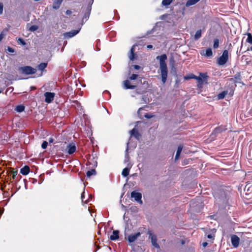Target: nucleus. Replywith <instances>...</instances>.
Returning a JSON list of instances; mask_svg holds the SVG:
<instances>
[{"label":"nucleus","mask_w":252,"mask_h":252,"mask_svg":"<svg viewBox=\"0 0 252 252\" xmlns=\"http://www.w3.org/2000/svg\"><path fill=\"white\" fill-rule=\"evenodd\" d=\"M141 235L140 232H137L134 234H132L131 235H129L127 237V241L129 243H133L134 242L137 238Z\"/></svg>","instance_id":"obj_15"},{"label":"nucleus","mask_w":252,"mask_h":252,"mask_svg":"<svg viewBox=\"0 0 252 252\" xmlns=\"http://www.w3.org/2000/svg\"><path fill=\"white\" fill-rule=\"evenodd\" d=\"M226 128H225L223 126H221L216 127L213 131L211 133V136L213 137H216L218 134L220 133L221 132L224 131Z\"/></svg>","instance_id":"obj_9"},{"label":"nucleus","mask_w":252,"mask_h":252,"mask_svg":"<svg viewBox=\"0 0 252 252\" xmlns=\"http://www.w3.org/2000/svg\"><path fill=\"white\" fill-rule=\"evenodd\" d=\"M131 136L134 137L137 140L139 139V137L141 136L140 133L138 132L137 129L135 128H133L132 130L129 131Z\"/></svg>","instance_id":"obj_17"},{"label":"nucleus","mask_w":252,"mask_h":252,"mask_svg":"<svg viewBox=\"0 0 252 252\" xmlns=\"http://www.w3.org/2000/svg\"><path fill=\"white\" fill-rule=\"evenodd\" d=\"M168 16L169 15L167 14H163L160 16L159 19L162 20H165Z\"/></svg>","instance_id":"obj_40"},{"label":"nucleus","mask_w":252,"mask_h":252,"mask_svg":"<svg viewBox=\"0 0 252 252\" xmlns=\"http://www.w3.org/2000/svg\"><path fill=\"white\" fill-rule=\"evenodd\" d=\"M136 92H137V93L140 94L142 93L143 91L141 92L139 89H138L136 90Z\"/></svg>","instance_id":"obj_60"},{"label":"nucleus","mask_w":252,"mask_h":252,"mask_svg":"<svg viewBox=\"0 0 252 252\" xmlns=\"http://www.w3.org/2000/svg\"><path fill=\"white\" fill-rule=\"evenodd\" d=\"M63 0H55L53 2L52 7L54 9H58Z\"/></svg>","instance_id":"obj_20"},{"label":"nucleus","mask_w":252,"mask_h":252,"mask_svg":"<svg viewBox=\"0 0 252 252\" xmlns=\"http://www.w3.org/2000/svg\"><path fill=\"white\" fill-rule=\"evenodd\" d=\"M85 191H83L82 194H81V200H82V202L83 203H87L88 202H89L90 201V199H91L92 196L91 195H89V198L86 200H84V198H85Z\"/></svg>","instance_id":"obj_32"},{"label":"nucleus","mask_w":252,"mask_h":252,"mask_svg":"<svg viewBox=\"0 0 252 252\" xmlns=\"http://www.w3.org/2000/svg\"><path fill=\"white\" fill-rule=\"evenodd\" d=\"M231 192L227 188H220L216 190L213 196L216 203L220 207L225 208L230 205L231 202Z\"/></svg>","instance_id":"obj_1"},{"label":"nucleus","mask_w":252,"mask_h":252,"mask_svg":"<svg viewBox=\"0 0 252 252\" xmlns=\"http://www.w3.org/2000/svg\"><path fill=\"white\" fill-rule=\"evenodd\" d=\"M175 72V74H176V68L173 65L172 66V69H171V72L173 73V72Z\"/></svg>","instance_id":"obj_48"},{"label":"nucleus","mask_w":252,"mask_h":252,"mask_svg":"<svg viewBox=\"0 0 252 252\" xmlns=\"http://www.w3.org/2000/svg\"><path fill=\"white\" fill-rule=\"evenodd\" d=\"M201 30H197L194 35V40H197L199 39L201 36Z\"/></svg>","instance_id":"obj_29"},{"label":"nucleus","mask_w":252,"mask_h":252,"mask_svg":"<svg viewBox=\"0 0 252 252\" xmlns=\"http://www.w3.org/2000/svg\"><path fill=\"white\" fill-rule=\"evenodd\" d=\"M47 64L46 63H41L37 66V68L39 70L43 71L47 67Z\"/></svg>","instance_id":"obj_28"},{"label":"nucleus","mask_w":252,"mask_h":252,"mask_svg":"<svg viewBox=\"0 0 252 252\" xmlns=\"http://www.w3.org/2000/svg\"><path fill=\"white\" fill-rule=\"evenodd\" d=\"M213 235L212 234H209L207 235V238L208 239H212L213 238Z\"/></svg>","instance_id":"obj_53"},{"label":"nucleus","mask_w":252,"mask_h":252,"mask_svg":"<svg viewBox=\"0 0 252 252\" xmlns=\"http://www.w3.org/2000/svg\"><path fill=\"white\" fill-rule=\"evenodd\" d=\"M53 141H54V140H53V139L52 138H50L49 139V142L50 143H52V142H53Z\"/></svg>","instance_id":"obj_62"},{"label":"nucleus","mask_w":252,"mask_h":252,"mask_svg":"<svg viewBox=\"0 0 252 252\" xmlns=\"http://www.w3.org/2000/svg\"><path fill=\"white\" fill-rule=\"evenodd\" d=\"M76 146L73 143H70L67 145L66 150L67 152L69 155L73 154L76 151Z\"/></svg>","instance_id":"obj_13"},{"label":"nucleus","mask_w":252,"mask_h":252,"mask_svg":"<svg viewBox=\"0 0 252 252\" xmlns=\"http://www.w3.org/2000/svg\"><path fill=\"white\" fill-rule=\"evenodd\" d=\"M17 42L19 44L22 45H26V42L24 41V40L22 38H19L17 40Z\"/></svg>","instance_id":"obj_36"},{"label":"nucleus","mask_w":252,"mask_h":252,"mask_svg":"<svg viewBox=\"0 0 252 252\" xmlns=\"http://www.w3.org/2000/svg\"><path fill=\"white\" fill-rule=\"evenodd\" d=\"M144 117L146 118H147V119H151L153 117V115H151V114L150 113H146Z\"/></svg>","instance_id":"obj_43"},{"label":"nucleus","mask_w":252,"mask_h":252,"mask_svg":"<svg viewBox=\"0 0 252 252\" xmlns=\"http://www.w3.org/2000/svg\"><path fill=\"white\" fill-rule=\"evenodd\" d=\"M137 46L138 45L136 44L133 45L130 48L129 52L127 54L128 58L131 61H134L137 59V55L135 53V47Z\"/></svg>","instance_id":"obj_5"},{"label":"nucleus","mask_w":252,"mask_h":252,"mask_svg":"<svg viewBox=\"0 0 252 252\" xmlns=\"http://www.w3.org/2000/svg\"><path fill=\"white\" fill-rule=\"evenodd\" d=\"M48 146V142L46 141H44L41 145V147L43 149H45Z\"/></svg>","instance_id":"obj_39"},{"label":"nucleus","mask_w":252,"mask_h":252,"mask_svg":"<svg viewBox=\"0 0 252 252\" xmlns=\"http://www.w3.org/2000/svg\"><path fill=\"white\" fill-rule=\"evenodd\" d=\"M89 211L90 213L91 214V216L93 217V209H91L89 208Z\"/></svg>","instance_id":"obj_59"},{"label":"nucleus","mask_w":252,"mask_h":252,"mask_svg":"<svg viewBox=\"0 0 252 252\" xmlns=\"http://www.w3.org/2000/svg\"><path fill=\"white\" fill-rule=\"evenodd\" d=\"M203 84H200V83H197V87L199 88H202Z\"/></svg>","instance_id":"obj_54"},{"label":"nucleus","mask_w":252,"mask_h":252,"mask_svg":"<svg viewBox=\"0 0 252 252\" xmlns=\"http://www.w3.org/2000/svg\"><path fill=\"white\" fill-rule=\"evenodd\" d=\"M228 60V51L227 50H224L222 55L218 59L217 63L220 65L225 64Z\"/></svg>","instance_id":"obj_3"},{"label":"nucleus","mask_w":252,"mask_h":252,"mask_svg":"<svg viewBox=\"0 0 252 252\" xmlns=\"http://www.w3.org/2000/svg\"><path fill=\"white\" fill-rule=\"evenodd\" d=\"M202 56H204L207 58H210L213 56L212 49L211 48H208L205 51V53H200Z\"/></svg>","instance_id":"obj_18"},{"label":"nucleus","mask_w":252,"mask_h":252,"mask_svg":"<svg viewBox=\"0 0 252 252\" xmlns=\"http://www.w3.org/2000/svg\"><path fill=\"white\" fill-rule=\"evenodd\" d=\"M66 13L67 14H70V13H71V11H70V10H67L66 11Z\"/></svg>","instance_id":"obj_63"},{"label":"nucleus","mask_w":252,"mask_h":252,"mask_svg":"<svg viewBox=\"0 0 252 252\" xmlns=\"http://www.w3.org/2000/svg\"><path fill=\"white\" fill-rule=\"evenodd\" d=\"M172 2V0H162V4L164 6H167L169 5Z\"/></svg>","instance_id":"obj_35"},{"label":"nucleus","mask_w":252,"mask_h":252,"mask_svg":"<svg viewBox=\"0 0 252 252\" xmlns=\"http://www.w3.org/2000/svg\"><path fill=\"white\" fill-rule=\"evenodd\" d=\"M154 30H155V28H153V29H152L151 31H148V32H147V35H150V34H151L153 33V32H154Z\"/></svg>","instance_id":"obj_46"},{"label":"nucleus","mask_w":252,"mask_h":252,"mask_svg":"<svg viewBox=\"0 0 252 252\" xmlns=\"http://www.w3.org/2000/svg\"><path fill=\"white\" fill-rule=\"evenodd\" d=\"M108 229H109V228L108 227H106V225L104 226V230L105 232V233H106V232L109 233Z\"/></svg>","instance_id":"obj_52"},{"label":"nucleus","mask_w":252,"mask_h":252,"mask_svg":"<svg viewBox=\"0 0 252 252\" xmlns=\"http://www.w3.org/2000/svg\"><path fill=\"white\" fill-rule=\"evenodd\" d=\"M147 48L148 49H152L153 48V46L152 45H151V44L148 45L147 46Z\"/></svg>","instance_id":"obj_55"},{"label":"nucleus","mask_w":252,"mask_h":252,"mask_svg":"<svg viewBox=\"0 0 252 252\" xmlns=\"http://www.w3.org/2000/svg\"><path fill=\"white\" fill-rule=\"evenodd\" d=\"M167 59V56L165 54L158 56L156 57V59L159 61L161 82L163 84H164L166 82L168 76V68L165 62Z\"/></svg>","instance_id":"obj_2"},{"label":"nucleus","mask_w":252,"mask_h":252,"mask_svg":"<svg viewBox=\"0 0 252 252\" xmlns=\"http://www.w3.org/2000/svg\"><path fill=\"white\" fill-rule=\"evenodd\" d=\"M7 51L10 53H14L15 52L14 49L10 47H7Z\"/></svg>","instance_id":"obj_45"},{"label":"nucleus","mask_w":252,"mask_h":252,"mask_svg":"<svg viewBox=\"0 0 252 252\" xmlns=\"http://www.w3.org/2000/svg\"><path fill=\"white\" fill-rule=\"evenodd\" d=\"M199 0H188V1L186 2V5L187 6H189L193 5H194L196 3H197Z\"/></svg>","instance_id":"obj_26"},{"label":"nucleus","mask_w":252,"mask_h":252,"mask_svg":"<svg viewBox=\"0 0 252 252\" xmlns=\"http://www.w3.org/2000/svg\"><path fill=\"white\" fill-rule=\"evenodd\" d=\"M124 88L126 90L134 89L136 88V86L132 85L129 80H126L123 82Z\"/></svg>","instance_id":"obj_14"},{"label":"nucleus","mask_w":252,"mask_h":252,"mask_svg":"<svg viewBox=\"0 0 252 252\" xmlns=\"http://www.w3.org/2000/svg\"><path fill=\"white\" fill-rule=\"evenodd\" d=\"M183 148V146L182 145H179L178 146V148H177V151H176V155H175V161L178 160L179 158L180 157L181 153V152L182 151Z\"/></svg>","instance_id":"obj_19"},{"label":"nucleus","mask_w":252,"mask_h":252,"mask_svg":"<svg viewBox=\"0 0 252 252\" xmlns=\"http://www.w3.org/2000/svg\"><path fill=\"white\" fill-rule=\"evenodd\" d=\"M131 197L133 198L134 200L140 204H142V194L140 192L136 191H132L131 192Z\"/></svg>","instance_id":"obj_7"},{"label":"nucleus","mask_w":252,"mask_h":252,"mask_svg":"<svg viewBox=\"0 0 252 252\" xmlns=\"http://www.w3.org/2000/svg\"><path fill=\"white\" fill-rule=\"evenodd\" d=\"M38 27L37 26H36V25H32L30 28V30L31 31H32V32H34V31H36L38 29Z\"/></svg>","instance_id":"obj_38"},{"label":"nucleus","mask_w":252,"mask_h":252,"mask_svg":"<svg viewBox=\"0 0 252 252\" xmlns=\"http://www.w3.org/2000/svg\"><path fill=\"white\" fill-rule=\"evenodd\" d=\"M127 147H126V154H125V162H127L129 161V155H128V145L129 144L128 142H127Z\"/></svg>","instance_id":"obj_27"},{"label":"nucleus","mask_w":252,"mask_h":252,"mask_svg":"<svg viewBox=\"0 0 252 252\" xmlns=\"http://www.w3.org/2000/svg\"><path fill=\"white\" fill-rule=\"evenodd\" d=\"M219 46V40L218 38H216L214 40L213 48L217 49Z\"/></svg>","instance_id":"obj_34"},{"label":"nucleus","mask_w":252,"mask_h":252,"mask_svg":"<svg viewBox=\"0 0 252 252\" xmlns=\"http://www.w3.org/2000/svg\"><path fill=\"white\" fill-rule=\"evenodd\" d=\"M231 242L234 248H237L240 243V238L236 235H232L231 237Z\"/></svg>","instance_id":"obj_10"},{"label":"nucleus","mask_w":252,"mask_h":252,"mask_svg":"<svg viewBox=\"0 0 252 252\" xmlns=\"http://www.w3.org/2000/svg\"><path fill=\"white\" fill-rule=\"evenodd\" d=\"M4 36V35L2 33H1L0 34V42L1 41V40L3 39Z\"/></svg>","instance_id":"obj_57"},{"label":"nucleus","mask_w":252,"mask_h":252,"mask_svg":"<svg viewBox=\"0 0 252 252\" xmlns=\"http://www.w3.org/2000/svg\"><path fill=\"white\" fill-rule=\"evenodd\" d=\"M234 82L235 83H241V76L240 72H237L234 76Z\"/></svg>","instance_id":"obj_24"},{"label":"nucleus","mask_w":252,"mask_h":252,"mask_svg":"<svg viewBox=\"0 0 252 252\" xmlns=\"http://www.w3.org/2000/svg\"><path fill=\"white\" fill-rule=\"evenodd\" d=\"M175 82H176V84H178L180 82V80H178V79H176L175 80Z\"/></svg>","instance_id":"obj_64"},{"label":"nucleus","mask_w":252,"mask_h":252,"mask_svg":"<svg viewBox=\"0 0 252 252\" xmlns=\"http://www.w3.org/2000/svg\"><path fill=\"white\" fill-rule=\"evenodd\" d=\"M87 177L90 178L92 175H96V171L94 169H92L91 170H89L86 173Z\"/></svg>","instance_id":"obj_30"},{"label":"nucleus","mask_w":252,"mask_h":252,"mask_svg":"<svg viewBox=\"0 0 252 252\" xmlns=\"http://www.w3.org/2000/svg\"><path fill=\"white\" fill-rule=\"evenodd\" d=\"M25 110V106L23 105H17L15 108V110L18 113H21Z\"/></svg>","instance_id":"obj_31"},{"label":"nucleus","mask_w":252,"mask_h":252,"mask_svg":"<svg viewBox=\"0 0 252 252\" xmlns=\"http://www.w3.org/2000/svg\"><path fill=\"white\" fill-rule=\"evenodd\" d=\"M131 166L132 165L130 164V163H129L127 164V167H125L122 171V175L123 176L126 177L129 175V171Z\"/></svg>","instance_id":"obj_16"},{"label":"nucleus","mask_w":252,"mask_h":252,"mask_svg":"<svg viewBox=\"0 0 252 252\" xmlns=\"http://www.w3.org/2000/svg\"><path fill=\"white\" fill-rule=\"evenodd\" d=\"M208 243L207 242H204L202 243V246L203 248H205L208 245Z\"/></svg>","instance_id":"obj_51"},{"label":"nucleus","mask_w":252,"mask_h":252,"mask_svg":"<svg viewBox=\"0 0 252 252\" xmlns=\"http://www.w3.org/2000/svg\"><path fill=\"white\" fill-rule=\"evenodd\" d=\"M138 75L136 74H133L130 77H129V79L130 80H136Z\"/></svg>","instance_id":"obj_37"},{"label":"nucleus","mask_w":252,"mask_h":252,"mask_svg":"<svg viewBox=\"0 0 252 252\" xmlns=\"http://www.w3.org/2000/svg\"><path fill=\"white\" fill-rule=\"evenodd\" d=\"M193 78L197 80V83H200V84H204V83L207 82V79L208 76L206 73H200L199 76H197L195 75H193Z\"/></svg>","instance_id":"obj_6"},{"label":"nucleus","mask_w":252,"mask_h":252,"mask_svg":"<svg viewBox=\"0 0 252 252\" xmlns=\"http://www.w3.org/2000/svg\"><path fill=\"white\" fill-rule=\"evenodd\" d=\"M242 46H243V42L241 43V49L240 50V51H239V53H238V51H237V54H238V55L240 56L241 55L240 54V52H241V49L242 48Z\"/></svg>","instance_id":"obj_56"},{"label":"nucleus","mask_w":252,"mask_h":252,"mask_svg":"<svg viewBox=\"0 0 252 252\" xmlns=\"http://www.w3.org/2000/svg\"><path fill=\"white\" fill-rule=\"evenodd\" d=\"M104 67L106 68V70H107L106 71L109 70V64H108L107 66L104 65Z\"/></svg>","instance_id":"obj_61"},{"label":"nucleus","mask_w":252,"mask_h":252,"mask_svg":"<svg viewBox=\"0 0 252 252\" xmlns=\"http://www.w3.org/2000/svg\"><path fill=\"white\" fill-rule=\"evenodd\" d=\"M44 95L45 97V101L46 103H50L54 100L55 94L54 93L47 92H45Z\"/></svg>","instance_id":"obj_8"},{"label":"nucleus","mask_w":252,"mask_h":252,"mask_svg":"<svg viewBox=\"0 0 252 252\" xmlns=\"http://www.w3.org/2000/svg\"><path fill=\"white\" fill-rule=\"evenodd\" d=\"M105 94H110V92L107 90H105L103 92V94L104 95Z\"/></svg>","instance_id":"obj_58"},{"label":"nucleus","mask_w":252,"mask_h":252,"mask_svg":"<svg viewBox=\"0 0 252 252\" xmlns=\"http://www.w3.org/2000/svg\"><path fill=\"white\" fill-rule=\"evenodd\" d=\"M149 238L151 239L152 245L156 248L159 249V246L157 243V236L151 232L149 233Z\"/></svg>","instance_id":"obj_12"},{"label":"nucleus","mask_w":252,"mask_h":252,"mask_svg":"<svg viewBox=\"0 0 252 252\" xmlns=\"http://www.w3.org/2000/svg\"><path fill=\"white\" fill-rule=\"evenodd\" d=\"M116 34V33L115 31H111V38L113 37H114Z\"/></svg>","instance_id":"obj_50"},{"label":"nucleus","mask_w":252,"mask_h":252,"mask_svg":"<svg viewBox=\"0 0 252 252\" xmlns=\"http://www.w3.org/2000/svg\"><path fill=\"white\" fill-rule=\"evenodd\" d=\"M81 28H79L78 30H72L69 32H65L63 34V36L64 38L66 39L72 37L76 35L79 32Z\"/></svg>","instance_id":"obj_11"},{"label":"nucleus","mask_w":252,"mask_h":252,"mask_svg":"<svg viewBox=\"0 0 252 252\" xmlns=\"http://www.w3.org/2000/svg\"><path fill=\"white\" fill-rule=\"evenodd\" d=\"M247 39L246 40V41L251 44H252V33H250V32H248L247 33Z\"/></svg>","instance_id":"obj_33"},{"label":"nucleus","mask_w":252,"mask_h":252,"mask_svg":"<svg viewBox=\"0 0 252 252\" xmlns=\"http://www.w3.org/2000/svg\"><path fill=\"white\" fill-rule=\"evenodd\" d=\"M131 67H132L135 70H139L141 68L140 66H139V65H137V64L132 65Z\"/></svg>","instance_id":"obj_41"},{"label":"nucleus","mask_w":252,"mask_h":252,"mask_svg":"<svg viewBox=\"0 0 252 252\" xmlns=\"http://www.w3.org/2000/svg\"><path fill=\"white\" fill-rule=\"evenodd\" d=\"M119 238V231L113 230L111 235V241H116Z\"/></svg>","instance_id":"obj_22"},{"label":"nucleus","mask_w":252,"mask_h":252,"mask_svg":"<svg viewBox=\"0 0 252 252\" xmlns=\"http://www.w3.org/2000/svg\"><path fill=\"white\" fill-rule=\"evenodd\" d=\"M228 94L227 91H223L220 93H219L217 97L218 99H223L225 95Z\"/></svg>","instance_id":"obj_25"},{"label":"nucleus","mask_w":252,"mask_h":252,"mask_svg":"<svg viewBox=\"0 0 252 252\" xmlns=\"http://www.w3.org/2000/svg\"><path fill=\"white\" fill-rule=\"evenodd\" d=\"M87 12L85 13L84 17L82 19L83 22H84V20H85V21H86L89 19L90 14L91 13V6L88 5L87 8Z\"/></svg>","instance_id":"obj_21"},{"label":"nucleus","mask_w":252,"mask_h":252,"mask_svg":"<svg viewBox=\"0 0 252 252\" xmlns=\"http://www.w3.org/2000/svg\"><path fill=\"white\" fill-rule=\"evenodd\" d=\"M19 70L22 73L26 75L33 74L36 73V69L30 66H26L24 67H21Z\"/></svg>","instance_id":"obj_4"},{"label":"nucleus","mask_w":252,"mask_h":252,"mask_svg":"<svg viewBox=\"0 0 252 252\" xmlns=\"http://www.w3.org/2000/svg\"><path fill=\"white\" fill-rule=\"evenodd\" d=\"M17 171H14L13 172V174H12V178L13 179H14L16 177V176H17Z\"/></svg>","instance_id":"obj_47"},{"label":"nucleus","mask_w":252,"mask_h":252,"mask_svg":"<svg viewBox=\"0 0 252 252\" xmlns=\"http://www.w3.org/2000/svg\"><path fill=\"white\" fill-rule=\"evenodd\" d=\"M3 5L2 2H0V15L3 13Z\"/></svg>","instance_id":"obj_42"},{"label":"nucleus","mask_w":252,"mask_h":252,"mask_svg":"<svg viewBox=\"0 0 252 252\" xmlns=\"http://www.w3.org/2000/svg\"><path fill=\"white\" fill-rule=\"evenodd\" d=\"M116 13H117V11L114 10V15L113 18H114L115 19L118 20L119 19L120 17H119V16H117L116 15Z\"/></svg>","instance_id":"obj_44"},{"label":"nucleus","mask_w":252,"mask_h":252,"mask_svg":"<svg viewBox=\"0 0 252 252\" xmlns=\"http://www.w3.org/2000/svg\"><path fill=\"white\" fill-rule=\"evenodd\" d=\"M30 167L28 166H25L20 170V173L23 175H27L30 172Z\"/></svg>","instance_id":"obj_23"},{"label":"nucleus","mask_w":252,"mask_h":252,"mask_svg":"<svg viewBox=\"0 0 252 252\" xmlns=\"http://www.w3.org/2000/svg\"><path fill=\"white\" fill-rule=\"evenodd\" d=\"M193 74H191L190 76H185L184 78L185 79H189L191 78H193Z\"/></svg>","instance_id":"obj_49"}]
</instances>
